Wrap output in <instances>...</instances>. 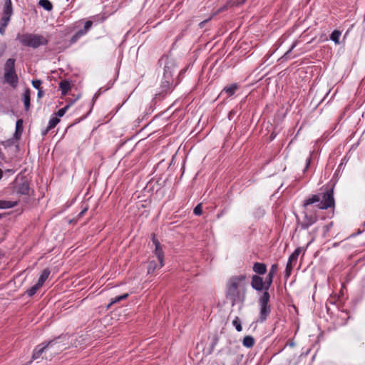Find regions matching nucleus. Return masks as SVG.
Masks as SVG:
<instances>
[{
  "instance_id": "obj_52",
  "label": "nucleus",
  "mask_w": 365,
  "mask_h": 365,
  "mask_svg": "<svg viewBox=\"0 0 365 365\" xmlns=\"http://www.w3.org/2000/svg\"><path fill=\"white\" fill-rule=\"evenodd\" d=\"M50 130H48V127L46 128V130L42 131V135H46Z\"/></svg>"
},
{
  "instance_id": "obj_36",
  "label": "nucleus",
  "mask_w": 365,
  "mask_h": 365,
  "mask_svg": "<svg viewBox=\"0 0 365 365\" xmlns=\"http://www.w3.org/2000/svg\"><path fill=\"white\" fill-rule=\"evenodd\" d=\"M274 277V276L267 274L265 278L264 279V284L266 287L265 288H267V291L269 289L270 287L272 284Z\"/></svg>"
},
{
  "instance_id": "obj_10",
  "label": "nucleus",
  "mask_w": 365,
  "mask_h": 365,
  "mask_svg": "<svg viewBox=\"0 0 365 365\" xmlns=\"http://www.w3.org/2000/svg\"><path fill=\"white\" fill-rule=\"evenodd\" d=\"M226 284L236 289H240V287L246 286L247 276L246 274L232 276L227 280Z\"/></svg>"
},
{
  "instance_id": "obj_6",
  "label": "nucleus",
  "mask_w": 365,
  "mask_h": 365,
  "mask_svg": "<svg viewBox=\"0 0 365 365\" xmlns=\"http://www.w3.org/2000/svg\"><path fill=\"white\" fill-rule=\"evenodd\" d=\"M158 64L164 66L163 78H173V73L175 71V63L174 61L168 56L163 55L158 61Z\"/></svg>"
},
{
  "instance_id": "obj_49",
  "label": "nucleus",
  "mask_w": 365,
  "mask_h": 365,
  "mask_svg": "<svg viewBox=\"0 0 365 365\" xmlns=\"http://www.w3.org/2000/svg\"><path fill=\"white\" fill-rule=\"evenodd\" d=\"M108 88H106V89L103 90V88H99V89L98 90L97 93H100V95H101L103 92L106 91V90H108Z\"/></svg>"
},
{
  "instance_id": "obj_51",
  "label": "nucleus",
  "mask_w": 365,
  "mask_h": 365,
  "mask_svg": "<svg viewBox=\"0 0 365 365\" xmlns=\"http://www.w3.org/2000/svg\"><path fill=\"white\" fill-rule=\"evenodd\" d=\"M332 225H333V222H330V223H329L328 225H324L323 228L328 229V228H330V227H331V226H332Z\"/></svg>"
},
{
  "instance_id": "obj_39",
  "label": "nucleus",
  "mask_w": 365,
  "mask_h": 365,
  "mask_svg": "<svg viewBox=\"0 0 365 365\" xmlns=\"http://www.w3.org/2000/svg\"><path fill=\"white\" fill-rule=\"evenodd\" d=\"M292 271V262L288 261L285 268V275L287 277H289Z\"/></svg>"
},
{
  "instance_id": "obj_37",
  "label": "nucleus",
  "mask_w": 365,
  "mask_h": 365,
  "mask_svg": "<svg viewBox=\"0 0 365 365\" xmlns=\"http://www.w3.org/2000/svg\"><path fill=\"white\" fill-rule=\"evenodd\" d=\"M232 325L235 327L237 331H241L242 330V327L241 324L240 319L238 317H236L232 321Z\"/></svg>"
},
{
  "instance_id": "obj_57",
  "label": "nucleus",
  "mask_w": 365,
  "mask_h": 365,
  "mask_svg": "<svg viewBox=\"0 0 365 365\" xmlns=\"http://www.w3.org/2000/svg\"><path fill=\"white\" fill-rule=\"evenodd\" d=\"M362 243H365V238L363 239Z\"/></svg>"
},
{
  "instance_id": "obj_16",
  "label": "nucleus",
  "mask_w": 365,
  "mask_h": 365,
  "mask_svg": "<svg viewBox=\"0 0 365 365\" xmlns=\"http://www.w3.org/2000/svg\"><path fill=\"white\" fill-rule=\"evenodd\" d=\"M88 210V207H86L82 209V210L77 215L76 217H66L63 220V225H74V222L78 220Z\"/></svg>"
},
{
  "instance_id": "obj_9",
  "label": "nucleus",
  "mask_w": 365,
  "mask_h": 365,
  "mask_svg": "<svg viewBox=\"0 0 365 365\" xmlns=\"http://www.w3.org/2000/svg\"><path fill=\"white\" fill-rule=\"evenodd\" d=\"M250 285L251 287L257 292H262L263 294L267 292V288H265L264 278L261 276L252 274Z\"/></svg>"
},
{
  "instance_id": "obj_33",
  "label": "nucleus",
  "mask_w": 365,
  "mask_h": 365,
  "mask_svg": "<svg viewBox=\"0 0 365 365\" xmlns=\"http://www.w3.org/2000/svg\"><path fill=\"white\" fill-rule=\"evenodd\" d=\"M41 287L36 283L35 285L28 289L25 292V294H27L29 297H33Z\"/></svg>"
},
{
  "instance_id": "obj_13",
  "label": "nucleus",
  "mask_w": 365,
  "mask_h": 365,
  "mask_svg": "<svg viewBox=\"0 0 365 365\" xmlns=\"http://www.w3.org/2000/svg\"><path fill=\"white\" fill-rule=\"evenodd\" d=\"M14 14L11 0H4V6L1 19L11 21V18Z\"/></svg>"
},
{
  "instance_id": "obj_32",
  "label": "nucleus",
  "mask_w": 365,
  "mask_h": 365,
  "mask_svg": "<svg viewBox=\"0 0 365 365\" xmlns=\"http://www.w3.org/2000/svg\"><path fill=\"white\" fill-rule=\"evenodd\" d=\"M302 250V247H297L294 252L289 257L288 261H290L292 262H296L297 260L298 256L301 253Z\"/></svg>"
},
{
  "instance_id": "obj_7",
  "label": "nucleus",
  "mask_w": 365,
  "mask_h": 365,
  "mask_svg": "<svg viewBox=\"0 0 365 365\" xmlns=\"http://www.w3.org/2000/svg\"><path fill=\"white\" fill-rule=\"evenodd\" d=\"M226 298L231 301L232 306L233 307L236 303L243 302L245 294H241L240 289H236L226 284Z\"/></svg>"
},
{
  "instance_id": "obj_26",
  "label": "nucleus",
  "mask_w": 365,
  "mask_h": 365,
  "mask_svg": "<svg viewBox=\"0 0 365 365\" xmlns=\"http://www.w3.org/2000/svg\"><path fill=\"white\" fill-rule=\"evenodd\" d=\"M128 297V294L125 293L120 296H117L114 298L110 299V303L108 304L107 308L109 309L113 304L124 300Z\"/></svg>"
},
{
  "instance_id": "obj_42",
  "label": "nucleus",
  "mask_w": 365,
  "mask_h": 365,
  "mask_svg": "<svg viewBox=\"0 0 365 365\" xmlns=\"http://www.w3.org/2000/svg\"><path fill=\"white\" fill-rule=\"evenodd\" d=\"M41 81L39 80V79H36V80H33L32 81V86H34V88H35L36 89L38 90V89H41Z\"/></svg>"
},
{
  "instance_id": "obj_23",
  "label": "nucleus",
  "mask_w": 365,
  "mask_h": 365,
  "mask_svg": "<svg viewBox=\"0 0 365 365\" xmlns=\"http://www.w3.org/2000/svg\"><path fill=\"white\" fill-rule=\"evenodd\" d=\"M18 205V201L0 200V209L12 208Z\"/></svg>"
},
{
  "instance_id": "obj_12",
  "label": "nucleus",
  "mask_w": 365,
  "mask_h": 365,
  "mask_svg": "<svg viewBox=\"0 0 365 365\" xmlns=\"http://www.w3.org/2000/svg\"><path fill=\"white\" fill-rule=\"evenodd\" d=\"M173 85V78H163V81L161 83V92L156 94V98H163L168 93H170L172 91Z\"/></svg>"
},
{
  "instance_id": "obj_24",
  "label": "nucleus",
  "mask_w": 365,
  "mask_h": 365,
  "mask_svg": "<svg viewBox=\"0 0 365 365\" xmlns=\"http://www.w3.org/2000/svg\"><path fill=\"white\" fill-rule=\"evenodd\" d=\"M255 343L253 336L250 335L245 336L242 340V345L246 348H252Z\"/></svg>"
},
{
  "instance_id": "obj_54",
  "label": "nucleus",
  "mask_w": 365,
  "mask_h": 365,
  "mask_svg": "<svg viewBox=\"0 0 365 365\" xmlns=\"http://www.w3.org/2000/svg\"><path fill=\"white\" fill-rule=\"evenodd\" d=\"M3 178V171L0 168V180H1V178Z\"/></svg>"
},
{
  "instance_id": "obj_4",
  "label": "nucleus",
  "mask_w": 365,
  "mask_h": 365,
  "mask_svg": "<svg viewBox=\"0 0 365 365\" xmlns=\"http://www.w3.org/2000/svg\"><path fill=\"white\" fill-rule=\"evenodd\" d=\"M15 61L14 58H10L4 64V82L12 88H16L19 82V78L15 71Z\"/></svg>"
},
{
  "instance_id": "obj_34",
  "label": "nucleus",
  "mask_w": 365,
  "mask_h": 365,
  "mask_svg": "<svg viewBox=\"0 0 365 365\" xmlns=\"http://www.w3.org/2000/svg\"><path fill=\"white\" fill-rule=\"evenodd\" d=\"M84 36L83 33L82 31H80L79 30L71 36L69 41V44L72 45L77 42V41L81 37Z\"/></svg>"
},
{
  "instance_id": "obj_55",
  "label": "nucleus",
  "mask_w": 365,
  "mask_h": 365,
  "mask_svg": "<svg viewBox=\"0 0 365 365\" xmlns=\"http://www.w3.org/2000/svg\"><path fill=\"white\" fill-rule=\"evenodd\" d=\"M314 239L312 238L307 245V247H308L312 242H313Z\"/></svg>"
},
{
  "instance_id": "obj_15",
  "label": "nucleus",
  "mask_w": 365,
  "mask_h": 365,
  "mask_svg": "<svg viewBox=\"0 0 365 365\" xmlns=\"http://www.w3.org/2000/svg\"><path fill=\"white\" fill-rule=\"evenodd\" d=\"M252 271L255 274L262 276L267 272V267L266 264L263 262H255L252 266Z\"/></svg>"
},
{
  "instance_id": "obj_25",
  "label": "nucleus",
  "mask_w": 365,
  "mask_h": 365,
  "mask_svg": "<svg viewBox=\"0 0 365 365\" xmlns=\"http://www.w3.org/2000/svg\"><path fill=\"white\" fill-rule=\"evenodd\" d=\"M160 262L158 263L155 260L150 261L148 265V274H153L156 269H160Z\"/></svg>"
},
{
  "instance_id": "obj_2",
  "label": "nucleus",
  "mask_w": 365,
  "mask_h": 365,
  "mask_svg": "<svg viewBox=\"0 0 365 365\" xmlns=\"http://www.w3.org/2000/svg\"><path fill=\"white\" fill-rule=\"evenodd\" d=\"M17 41L24 46L37 48L41 46H46L48 40L42 35L34 34H18L16 35Z\"/></svg>"
},
{
  "instance_id": "obj_28",
  "label": "nucleus",
  "mask_w": 365,
  "mask_h": 365,
  "mask_svg": "<svg viewBox=\"0 0 365 365\" xmlns=\"http://www.w3.org/2000/svg\"><path fill=\"white\" fill-rule=\"evenodd\" d=\"M75 101H73L71 103H68L66 106H65L63 108L59 109L57 113H53V115L54 116H57V118L62 117L65 115L66 112L68 110V109L71 107V106L73 103Z\"/></svg>"
},
{
  "instance_id": "obj_5",
  "label": "nucleus",
  "mask_w": 365,
  "mask_h": 365,
  "mask_svg": "<svg viewBox=\"0 0 365 365\" xmlns=\"http://www.w3.org/2000/svg\"><path fill=\"white\" fill-rule=\"evenodd\" d=\"M59 339L60 338H55L52 340L43 341L41 344L37 345L33 351L31 361L30 363L33 361L40 359L41 357L43 359V356H42L43 354H46L50 349L53 348V345L59 344Z\"/></svg>"
},
{
  "instance_id": "obj_29",
  "label": "nucleus",
  "mask_w": 365,
  "mask_h": 365,
  "mask_svg": "<svg viewBox=\"0 0 365 365\" xmlns=\"http://www.w3.org/2000/svg\"><path fill=\"white\" fill-rule=\"evenodd\" d=\"M341 31L339 30H334L330 34V39L334 41L336 44L339 43V38L341 36Z\"/></svg>"
},
{
  "instance_id": "obj_53",
  "label": "nucleus",
  "mask_w": 365,
  "mask_h": 365,
  "mask_svg": "<svg viewBox=\"0 0 365 365\" xmlns=\"http://www.w3.org/2000/svg\"><path fill=\"white\" fill-rule=\"evenodd\" d=\"M275 137H276V135L274 133H272L270 135V140H274L275 138Z\"/></svg>"
},
{
  "instance_id": "obj_46",
  "label": "nucleus",
  "mask_w": 365,
  "mask_h": 365,
  "mask_svg": "<svg viewBox=\"0 0 365 365\" xmlns=\"http://www.w3.org/2000/svg\"><path fill=\"white\" fill-rule=\"evenodd\" d=\"M365 232V230H358V231L355 233H353L349 235V237H355L359 235H361Z\"/></svg>"
},
{
  "instance_id": "obj_40",
  "label": "nucleus",
  "mask_w": 365,
  "mask_h": 365,
  "mask_svg": "<svg viewBox=\"0 0 365 365\" xmlns=\"http://www.w3.org/2000/svg\"><path fill=\"white\" fill-rule=\"evenodd\" d=\"M194 215L200 216L202 214V203H199L193 210Z\"/></svg>"
},
{
  "instance_id": "obj_35",
  "label": "nucleus",
  "mask_w": 365,
  "mask_h": 365,
  "mask_svg": "<svg viewBox=\"0 0 365 365\" xmlns=\"http://www.w3.org/2000/svg\"><path fill=\"white\" fill-rule=\"evenodd\" d=\"M9 22H10V21H9L7 19L6 20L2 19H0V34L1 35H4L5 31H6V28L9 25Z\"/></svg>"
},
{
  "instance_id": "obj_31",
  "label": "nucleus",
  "mask_w": 365,
  "mask_h": 365,
  "mask_svg": "<svg viewBox=\"0 0 365 365\" xmlns=\"http://www.w3.org/2000/svg\"><path fill=\"white\" fill-rule=\"evenodd\" d=\"M265 214V210L262 207H258L255 209L253 215L256 219H259Z\"/></svg>"
},
{
  "instance_id": "obj_19",
  "label": "nucleus",
  "mask_w": 365,
  "mask_h": 365,
  "mask_svg": "<svg viewBox=\"0 0 365 365\" xmlns=\"http://www.w3.org/2000/svg\"><path fill=\"white\" fill-rule=\"evenodd\" d=\"M24 121L22 119H18L16 122V129L14 133V138L16 139H19L23 130H24V126H23Z\"/></svg>"
},
{
  "instance_id": "obj_22",
  "label": "nucleus",
  "mask_w": 365,
  "mask_h": 365,
  "mask_svg": "<svg viewBox=\"0 0 365 365\" xmlns=\"http://www.w3.org/2000/svg\"><path fill=\"white\" fill-rule=\"evenodd\" d=\"M23 100H24L25 110L28 111L30 108V101H31V94H30L29 88H27L25 90V91L23 94Z\"/></svg>"
},
{
  "instance_id": "obj_3",
  "label": "nucleus",
  "mask_w": 365,
  "mask_h": 365,
  "mask_svg": "<svg viewBox=\"0 0 365 365\" xmlns=\"http://www.w3.org/2000/svg\"><path fill=\"white\" fill-rule=\"evenodd\" d=\"M270 294L269 292L262 294L258 299L259 306V313L257 322L264 323L269 317L271 313V305L269 304Z\"/></svg>"
},
{
  "instance_id": "obj_27",
  "label": "nucleus",
  "mask_w": 365,
  "mask_h": 365,
  "mask_svg": "<svg viewBox=\"0 0 365 365\" xmlns=\"http://www.w3.org/2000/svg\"><path fill=\"white\" fill-rule=\"evenodd\" d=\"M38 5L47 11L53 9V4L49 0H39Z\"/></svg>"
},
{
  "instance_id": "obj_44",
  "label": "nucleus",
  "mask_w": 365,
  "mask_h": 365,
  "mask_svg": "<svg viewBox=\"0 0 365 365\" xmlns=\"http://www.w3.org/2000/svg\"><path fill=\"white\" fill-rule=\"evenodd\" d=\"M246 0H230V4L231 6H240L243 4Z\"/></svg>"
},
{
  "instance_id": "obj_45",
  "label": "nucleus",
  "mask_w": 365,
  "mask_h": 365,
  "mask_svg": "<svg viewBox=\"0 0 365 365\" xmlns=\"http://www.w3.org/2000/svg\"><path fill=\"white\" fill-rule=\"evenodd\" d=\"M311 161H312V156L311 155L306 159V165H305V168L303 170L304 173H305L307 171V170L309 168V165H310V163H311Z\"/></svg>"
},
{
  "instance_id": "obj_1",
  "label": "nucleus",
  "mask_w": 365,
  "mask_h": 365,
  "mask_svg": "<svg viewBox=\"0 0 365 365\" xmlns=\"http://www.w3.org/2000/svg\"><path fill=\"white\" fill-rule=\"evenodd\" d=\"M322 192L312 195L303 202V207L307 210L308 207L313 204L320 210H327L334 207L335 204L334 197V187H326L321 189Z\"/></svg>"
},
{
  "instance_id": "obj_11",
  "label": "nucleus",
  "mask_w": 365,
  "mask_h": 365,
  "mask_svg": "<svg viewBox=\"0 0 365 365\" xmlns=\"http://www.w3.org/2000/svg\"><path fill=\"white\" fill-rule=\"evenodd\" d=\"M152 242L155 246L154 253L160 262V267L164 266V252L163 250V245L159 240L156 238L154 233L152 234Z\"/></svg>"
},
{
  "instance_id": "obj_30",
  "label": "nucleus",
  "mask_w": 365,
  "mask_h": 365,
  "mask_svg": "<svg viewBox=\"0 0 365 365\" xmlns=\"http://www.w3.org/2000/svg\"><path fill=\"white\" fill-rule=\"evenodd\" d=\"M60 122V120L57 116H54L53 115L50 118L48 124V130H51L54 128L56 125Z\"/></svg>"
},
{
  "instance_id": "obj_56",
  "label": "nucleus",
  "mask_w": 365,
  "mask_h": 365,
  "mask_svg": "<svg viewBox=\"0 0 365 365\" xmlns=\"http://www.w3.org/2000/svg\"><path fill=\"white\" fill-rule=\"evenodd\" d=\"M294 345V344L293 342L289 343L290 346H293Z\"/></svg>"
},
{
  "instance_id": "obj_21",
  "label": "nucleus",
  "mask_w": 365,
  "mask_h": 365,
  "mask_svg": "<svg viewBox=\"0 0 365 365\" xmlns=\"http://www.w3.org/2000/svg\"><path fill=\"white\" fill-rule=\"evenodd\" d=\"M50 274H51V271L48 268L44 269L38 278L37 284L39 286L42 287L43 284H44V282H46V280L48 278Z\"/></svg>"
},
{
  "instance_id": "obj_8",
  "label": "nucleus",
  "mask_w": 365,
  "mask_h": 365,
  "mask_svg": "<svg viewBox=\"0 0 365 365\" xmlns=\"http://www.w3.org/2000/svg\"><path fill=\"white\" fill-rule=\"evenodd\" d=\"M14 190L20 195H29L30 185L29 181L23 178L21 180H17L14 183Z\"/></svg>"
},
{
  "instance_id": "obj_20",
  "label": "nucleus",
  "mask_w": 365,
  "mask_h": 365,
  "mask_svg": "<svg viewBox=\"0 0 365 365\" xmlns=\"http://www.w3.org/2000/svg\"><path fill=\"white\" fill-rule=\"evenodd\" d=\"M71 88V83L67 80H63L59 83V89L63 96H65L68 93V91Z\"/></svg>"
},
{
  "instance_id": "obj_50",
  "label": "nucleus",
  "mask_w": 365,
  "mask_h": 365,
  "mask_svg": "<svg viewBox=\"0 0 365 365\" xmlns=\"http://www.w3.org/2000/svg\"><path fill=\"white\" fill-rule=\"evenodd\" d=\"M100 93H98L97 92L94 94L93 96V101H96L99 96H100Z\"/></svg>"
},
{
  "instance_id": "obj_18",
  "label": "nucleus",
  "mask_w": 365,
  "mask_h": 365,
  "mask_svg": "<svg viewBox=\"0 0 365 365\" xmlns=\"http://www.w3.org/2000/svg\"><path fill=\"white\" fill-rule=\"evenodd\" d=\"M57 338H60L58 339L59 344H57L56 345H53V348L50 349L48 351H51V355H56L58 353L61 352L63 349H66V346L64 344H62V341H61V336H58Z\"/></svg>"
},
{
  "instance_id": "obj_38",
  "label": "nucleus",
  "mask_w": 365,
  "mask_h": 365,
  "mask_svg": "<svg viewBox=\"0 0 365 365\" xmlns=\"http://www.w3.org/2000/svg\"><path fill=\"white\" fill-rule=\"evenodd\" d=\"M93 25V22L91 21H86L84 24L83 28L81 29L79 31L83 33V35H86L89 29L91 28Z\"/></svg>"
},
{
  "instance_id": "obj_43",
  "label": "nucleus",
  "mask_w": 365,
  "mask_h": 365,
  "mask_svg": "<svg viewBox=\"0 0 365 365\" xmlns=\"http://www.w3.org/2000/svg\"><path fill=\"white\" fill-rule=\"evenodd\" d=\"M297 41H294L292 44L290 48L284 53V55L281 58V59L287 58V56L289 53L292 52V51L297 46Z\"/></svg>"
},
{
  "instance_id": "obj_17",
  "label": "nucleus",
  "mask_w": 365,
  "mask_h": 365,
  "mask_svg": "<svg viewBox=\"0 0 365 365\" xmlns=\"http://www.w3.org/2000/svg\"><path fill=\"white\" fill-rule=\"evenodd\" d=\"M238 88H239V85L237 83H232L230 85L225 86L222 89L221 94H222L223 93H225L228 97H230L235 93V92L237 91V90Z\"/></svg>"
},
{
  "instance_id": "obj_41",
  "label": "nucleus",
  "mask_w": 365,
  "mask_h": 365,
  "mask_svg": "<svg viewBox=\"0 0 365 365\" xmlns=\"http://www.w3.org/2000/svg\"><path fill=\"white\" fill-rule=\"evenodd\" d=\"M278 270V265L277 264H272L269 272H268V274L269 275H272L274 277L275 274L277 273Z\"/></svg>"
},
{
  "instance_id": "obj_48",
  "label": "nucleus",
  "mask_w": 365,
  "mask_h": 365,
  "mask_svg": "<svg viewBox=\"0 0 365 365\" xmlns=\"http://www.w3.org/2000/svg\"><path fill=\"white\" fill-rule=\"evenodd\" d=\"M209 21V19L205 20L200 23L199 26L200 28H202L204 25Z\"/></svg>"
},
{
  "instance_id": "obj_47",
  "label": "nucleus",
  "mask_w": 365,
  "mask_h": 365,
  "mask_svg": "<svg viewBox=\"0 0 365 365\" xmlns=\"http://www.w3.org/2000/svg\"><path fill=\"white\" fill-rule=\"evenodd\" d=\"M44 95V92L43 91V89H38V93H37V97L38 98H41Z\"/></svg>"
},
{
  "instance_id": "obj_58",
  "label": "nucleus",
  "mask_w": 365,
  "mask_h": 365,
  "mask_svg": "<svg viewBox=\"0 0 365 365\" xmlns=\"http://www.w3.org/2000/svg\"><path fill=\"white\" fill-rule=\"evenodd\" d=\"M364 225L365 226V222H364Z\"/></svg>"
},
{
  "instance_id": "obj_14",
  "label": "nucleus",
  "mask_w": 365,
  "mask_h": 365,
  "mask_svg": "<svg viewBox=\"0 0 365 365\" xmlns=\"http://www.w3.org/2000/svg\"><path fill=\"white\" fill-rule=\"evenodd\" d=\"M304 219L303 221L302 228H308L309 226H312L316 222L317 217L312 213L309 214V212H310L309 207H308L307 210L304 207Z\"/></svg>"
}]
</instances>
